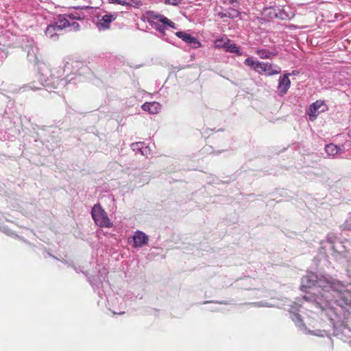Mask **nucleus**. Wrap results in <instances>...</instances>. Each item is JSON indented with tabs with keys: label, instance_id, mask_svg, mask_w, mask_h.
I'll list each match as a JSON object with an SVG mask.
<instances>
[{
	"label": "nucleus",
	"instance_id": "nucleus-27",
	"mask_svg": "<svg viewBox=\"0 0 351 351\" xmlns=\"http://www.w3.org/2000/svg\"><path fill=\"white\" fill-rule=\"evenodd\" d=\"M127 2H131V4H130L129 5H126L127 7L134 6L138 8L141 5H142V2L141 0H129L127 1Z\"/></svg>",
	"mask_w": 351,
	"mask_h": 351
},
{
	"label": "nucleus",
	"instance_id": "nucleus-35",
	"mask_svg": "<svg viewBox=\"0 0 351 351\" xmlns=\"http://www.w3.org/2000/svg\"><path fill=\"white\" fill-rule=\"evenodd\" d=\"M72 267H73V269L75 270V271H76L77 273H78V272H79L78 269H77L75 267H74V266H72Z\"/></svg>",
	"mask_w": 351,
	"mask_h": 351
},
{
	"label": "nucleus",
	"instance_id": "nucleus-37",
	"mask_svg": "<svg viewBox=\"0 0 351 351\" xmlns=\"http://www.w3.org/2000/svg\"><path fill=\"white\" fill-rule=\"evenodd\" d=\"M88 282H89L90 283H93V282H92L90 280H88Z\"/></svg>",
	"mask_w": 351,
	"mask_h": 351
},
{
	"label": "nucleus",
	"instance_id": "nucleus-17",
	"mask_svg": "<svg viewBox=\"0 0 351 351\" xmlns=\"http://www.w3.org/2000/svg\"><path fill=\"white\" fill-rule=\"evenodd\" d=\"M160 104L156 101L147 102L142 106V109L150 114H157L160 110Z\"/></svg>",
	"mask_w": 351,
	"mask_h": 351
},
{
	"label": "nucleus",
	"instance_id": "nucleus-1",
	"mask_svg": "<svg viewBox=\"0 0 351 351\" xmlns=\"http://www.w3.org/2000/svg\"><path fill=\"white\" fill-rule=\"evenodd\" d=\"M347 245L339 241L332 234H328L325 240L320 242V247L317 256L313 258V263L318 267L322 260L331 256L337 261H342L348 258Z\"/></svg>",
	"mask_w": 351,
	"mask_h": 351
},
{
	"label": "nucleus",
	"instance_id": "nucleus-2",
	"mask_svg": "<svg viewBox=\"0 0 351 351\" xmlns=\"http://www.w3.org/2000/svg\"><path fill=\"white\" fill-rule=\"evenodd\" d=\"M148 23L154 29H156L158 33V37L162 40L173 44L169 35L166 32L168 27L176 29L175 23L170 21L169 19L163 15L156 14L154 12H151L148 16Z\"/></svg>",
	"mask_w": 351,
	"mask_h": 351
},
{
	"label": "nucleus",
	"instance_id": "nucleus-23",
	"mask_svg": "<svg viewBox=\"0 0 351 351\" xmlns=\"http://www.w3.org/2000/svg\"><path fill=\"white\" fill-rule=\"evenodd\" d=\"M59 17H66L69 21V20L72 21L71 23L75 22V20H81L82 19V17L81 16V14L79 13H75V14L71 13V14H64L62 16H60Z\"/></svg>",
	"mask_w": 351,
	"mask_h": 351
},
{
	"label": "nucleus",
	"instance_id": "nucleus-8",
	"mask_svg": "<svg viewBox=\"0 0 351 351\" xmlns=\"http://www.w3.org/2000/svg\"><path fill=\"white\" fill-rule=\"evenodd\" d=\"M91 215L95 224L101 228H112L113 223L99 204H95L91 210Z\"/></svg>",
	"mask_w": 351,
	"mask_h": 351
},
{
	"label": "nucleus",
	"instance_id": "nucleus-25",
	"mask_svg": "<svg viewBox=\"0 0 351 351\" xmlns=\"http://www.w3.org/2000/svg\"><path fill=\"white\" fill-rule=\"evenodd\" d=\"M106 300H107L108 305L109 306H112L114 307V305L115 304V303L119 302L118 298H114V295L106 296Z\"/></svg>",
	"mask_w": 351,
	"mask_h": 351
},
{
	"label": "nucleus",
	"instance_id": "nucleus-33",
	"mask_svg": "<svg viewBox=\"0 0 351 351\" xmlns=\"http://www.w3.org/2000/svg\"><path fill=\"white\" fill-rule=\"evenodd\" d=\"M229 3L233 5L234 6L236 5V4H238V2L237 0H228Z\"/></svg>",
	"mask_w": 351,
	"mask_h": 351
},
{
	"label": "nucleus",
	"instance_id": "nucleus-19",
	"mask_svg": "<svg viewBox=\"0 0 351 351\" xmlns=\"http://www.w3.org/2000/svg\"><path fill=\"white\" fill-rule=\"evenodd\" d=\"M256 53L262 59H271L278 54L276 51H271L266 49H258Z\"/></svg>",
	"mask_w": 351,
	"mask_h": 351
},
{
	"label": "nucleus",
	"instance_id": "nucleus-21",
	"mask_svg": "<svg viewBox=\"0 0 351 351\" xmlns=\"http://www.w3.org/2000/svg\"><path fill=\"white\" fill-rule=\"evenodd\" d=\"M226 52L231 53H237L239 56H241L242 53L240 51L239 47L234 43H228L225 48Z\"/></svg>",
	"mask_w": 351,
	"mask_h": 351
},
{
	"label": "nucleus",
	"instance_id": "nucleus-32",
	"mask_svg": "<svg viewBox=\"0 0 351 351\" xmlns=\"http://www.w3.org/2000/svg\"><path fill=\"white\" fill-rule=\"evenodd\" d=\"M149 152V149L144 145L143 152L145 154H141V155L146 156L147 155L148 152Z\"/></svg>",
	"mask_w": 351,
	"mask_h": 351
},
{
	"label": "nucleus",
	"instance_id": "nucleus-3",
	"mask_svg": "<svg viewBox=\"0 0 351 351\" xmlns=\"http://www.w3.org/2000/svg\"><path fill=\"white\" fill-rule=\"evenodd\" d=\"M326 287L330 288V290H326V294L322 295V297L325 298L327 302L330 303L334 300L341 306H351V291L346 289V287H339L340 289H337L336 287Z\"/></svg>",
	"mask_w": 351,
	"mask_h": 351
},
{
	"label": "nucleus",
	"instance_id": "nucleus-16",
	"mask_svg": "<svg viewBox=\"0 0 351 351\" xmlns=\"http://www.w3.org/2000/svg\"><path fill=\"white\" fill-rule=\"evenodd\" d=\"M324 149L327 156L332 158L335 157L338 154L343 152V149L341 147L333 143L326 145Z\"/></svg>",
	"mask_w": 351,
	"mask_h": 351
},
{
	"label": "nucleus",
	"instance_id": "nucleus-18",
	"mask_svg": "<svg viewBox=\"0 0 351 351\" xmlns=\"http://www.w3.org/2000/svg\"><path fill=\"white\" fill-rule=\"evenodd\" d=\"M240 15V12L236 9L230 8L225 12H221L218 13V16L221 19L223 18H230V19H234L239 17Z\"/></svg>",
	"mask_w": 351,
	"mask_h": 351
},
{
	"label": "nucleus",
	"instance_id": "nucleus-26",
	"mask_svg": "<svg viewBox=\"0 0 351 351\" xmlns=\"http://www.w3.org/2000/svg\"><path fill=\"white\" fill-rule=\"evenodd\" d=\"M110 3H114V4H119L121 5H129L131 4V2H127V1H123V0H108Z\"/></svg>",
	"mask_w": 351,
	"mask_h": 351
},
{
	"label": "nucleus",
	"instance_id": "nucleus-28",
	"mask_svg": "<svg viewBox=\"0 0 351 351\" xmlns=\"http://www.w3.org/2000/svg\"><path fill=\"white\" fill-rule=\"evenodd\" d=\"M182 3V0H165V3L172 5H178Z\"/></svg>",
	"mask_w": 351,
	"mask_h": 351
},
{
	"label": "nucleus",
	"instance_id": "nucleus-12",
	"mask_svg": "<svg viewBox=\"0 0 351 351\" xmlns=\"http://www.w3.org/2000/svg\"><path fill=\"white\" fill-rule=\"evenodd\" d=\"M149 237L141 230H136L132 236L133 244L132 247L135 248L142 247L148 243Z\"/></svg>",
	"mask_w": 351,
	"mask_h": 351
},
{
	"label": "nucleus",
	"instance_id": "nucleus-14",
	"mask_svg": "<svg viewBox=\"0 0 351 351\" xmlns=\"http://www.w3.org/2000/svg\"><path fill=\"white\" fill-rule=\"evenodd\" d=\"M28 43L29 44L25 48L27 53V58L30 62H38L39 60V49L34 40H28Z\"/></svg>",
	"mask_w": 351,
	"mask_h": 351
},
{
	"label": "nucleus",
	"instance_id": "nucleus-31",
	"mask_svg": "<svg viewBox=\"0 0 351 351\" xmlns=\"http://www.w3.org/2000/svg\"><path fill=\"white\" fill-rule=\"evenodd\" d=\"M217 303L215 304V306H213V307H210L209 309L212 311H221V308H219L217 305Z\"/></svg>",
	"mask_w": 351,
	"mask_h": 351
},
{
	"label": "nucleus",
	"instance_id": "nucleus-11",
	"mask_svg": "<svg viewBox=\"0 0 351 351\" xmlns=\"http://www.w3.org/2000/svg\"><path fill=\"white\" fill-rule=\"evenodd\" d=\"M118 14H106L103 16H97V20L95 22V26L99 31H105L110 28V24L117 18Z\"/></svg>",
	"mask_w": 351,
	"mask_h": 351
},
{
	"label": "nucleus",
	"instance_id": "nucleus-10",
	"mask_svg": "<svg viewBox=\"0 0 351 351\" xmlns=\"http://www.w3.org/2000/svg\"><path fill=\"white\" fill-rule=\"evenodd\" d=\"M327 110L328 107L324 101L317 100L315 102L310 105L306 114L309 117V120L311 121H313L320 113L324 112Z\"/></svg>",
	"mask_w": 351,
	"mask_h": 351
},
{
	"label": "nucleus",
	"instance_id": "nucleus-13",
	"mask_svg": "<svg viewBox=\"0 0 351 351\" xmlns=\"http://www.w3.org/2000/svg\"><path fill=\"white\" fill-rule=\"evenodd\" d=\"M175 35L194 49L201 47L200 42L195 37L192 36L191 34L185 32H177L175 33Z\"/></svg>",
	"mask_w": 351,
	"mask_h": 351
},
{
	"label": "nucleus",
	"instance_id": "nucleus-6",
	"mask_svg": "<svg viewBox=\"0 0 351 351\" xmlns=\"http://www.w3.org/2000/svg\"><path fill=\"white\" fill-rule=\"evenodd\" d=\"M343 285L339 280L326 274H317L307 271L302 278L301 285Z\"/></svg>",
	"mask_w": 351,
	"mask_h": 351
},
{
	"label": "nucleus",
	"instance_id": "nucleus-4",
	"mask_svg": "<svg viewBox=\"0 0 351 351\" xmlns=\"http://www.w3.org/2000/svg\"><path fill=\"white\" fill-rule=\"evenodd\" d=\"M39 73L40 75V81L43 86L57 88L58 87H64L67 84V82L64 78H60L59 75H56L49 66L42 63L40 64Z\"/></svg>",
	"mask_w": 351,
	"mask_h": 351
},
{
	"label": "nucleus",
	"instance_id": "nucleus-29",
	"mask_svg": "<svg viewBox=\"0 0 351 351\" xmlns=\"http://www.w3.org/2000/svg\"><path fill=\"white\" fill-rule=\"evenodd\" d=\"M109 309L111 310L112 313L114 315H121V314L124 313V311H121V310L116 311L115 308L111 309L110 307L109 308Z\"/></svg>",
	"mask_w": 351,
	"mask_h": 351
},
{
	"label": "nucleus",
	"instance_id": "nucleus-34",
	"mask_svg": "<svg viewBox=\"0 0 351 351\" xmlns=\"http://www.w3.org/2000/svg\"><path fill=\"white\" fill-rule=\"evenodd\" d=\"M259 306H270L267 303H263V302H260L259 304H258Z\"/></svg>",
	"mask_w": 351,
	"mask_h": 351
},
{
	"label": "nucleus",
	"instance_id": "nucleus-20",
	"mask_svg": "<svg viewBox=\"0 0 351 351\" xmlns=\"http://www.w3.org/2000/svg\"><path fill=\"white\" fill-rule=\"evenodd\" d=\"M230 43V40L225 35H223L219 38H217L214 42L215 48L221 49L226 48V45Z\"/></svg>",
	"mask_w": 351,
	"mask_h": 351
},
{
	"label": "nucleus",
	"instance_id": "nucleus-9",
	"mask_svg": "<svg viewBox=\"0 0 351 351\" xmlns=\"http://www.w3.org/2000/svg\"><path fill=\"white\" fill-rule=\"evenodd\" d=\"M298 307H292V310L290 311L291 313V319L295 322V325L304 333L306 334H311L316 336L319 337H324L325 335H328L326 330H308L306 326L303 324L302 320L301 319V316L297 313H295L294 311H298Z\"/></svg>",
	"mask_w": 351,
	"mask_h": 351
},
{
	"label": "nucleus",
	"instance_id": "nucleus-24",
	"mask_svg": "<svg viewBox=\"0 0 351 351\" xmlns=\"http://www.w3.org/2000/svg\"><path fill=\"white\" fill-rule=\"evenodd\" d=\"M334 328V334L337 335L339 332H343V329L346 328V325L342 322L341 324L338 325V323H333Z\"/></svg>",
	"mask_w": 351,
	"mask_h": 351
},
{
	"label": "nucleus",
	"instance_id": "nucleus-30",
	"mask_svg": "<svg viewBox=\"0 0 351 351\" xmlns=\"http://www.w3.org/2000/svg\"><path fill=\"white\" fill-rule=\"evenodd\" d=\"M104 287H97V289H95V291L96 292L98 293L99 297L101 298V292H105L104 290H103V288Z\"/></svg>",
	"mask_w": 351,
	"mask_h": 351
},
{
	"label": "nucleus",
	"instance_id": "nucleus-7",
	"mask_svg": "<svg viewBox=\"0 0 351 351\" xmlns=\"http://www.w3.org/2000/svg\"><path fill=\"white\" fill-rule=\"evenodd\" d=\"M244 64L250 66L258 73H265L267 75H277L281 72V69L278 65H274L269 62H263L254 60L253 57L247 58Z\"/></svg>",
	"mask_w": 351,
	"mask_h": 351
},
{
	"label": "nucleus",
	"instance_id": "nucleus-15",
	"mask_svg": "<svg viewBox=\"0 0 351 351\" xmlns=\"http://www.w3.org/2000/svg\"><path fill=\"white\" fill-rule=\"evenodd\" d=\"M289 77V73H285L279 78L278 90L280 95H285L290 88L291 81Z\"/></svg>",
	"mask_w": 351,
	"mask_h": 351
},
{
	"label": "nucleus",
	"instance_id": "nucleus-22",
	"mask_svg": "<svg viewBox=\"0 0 351 351\" xmlns=\"http://www.w3.org/2000/svg\"><path fill=\"white\" fill-rule=\"evenodd\" d=\"M131 148L134 152H138L141 154H145L143 152L144 143L142 142H136L131 144Z\"/></svg>",
	"mask_w": 351,
	"mask_h": 351
},
{
	"label": "nucleus",
	"instance_id": "nucleus-36",
	"mask_svg": "<svg viewBox=\"0 0 351 351\" xmlns=\"http://www.w3.org/2000/svg\"><path fill=\"white\" fill-rule=\"evenodd\" d=\"M304 298L305 300H309V299H308V297H306V296H304Z\"/></svg>",
	"mask_w": 351,
	"mask_h": 351
},
{
	"label": "nucleus",
	"instance_id": "nucleus-5",
	"mask_svg": "<svg viewBox=\"0 0 351 351\" xmlns=\"http://www.w3.org/2000/svg\"><path fill=\"white\" fill-rule=\"evenodd\" d=\"M66 28L70 31H77L80 24L77 22L70 23L66 17H59L56 21L47 25L45 34L50 39L56 40L58 38V32Z\"/></svg>",
	"mask_w": 351,
	"mask_h": 351
}]
</instances>
